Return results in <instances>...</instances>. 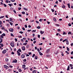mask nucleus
Wrapping results in <instances>:
<instances>
[{"label":"nucleus","mask_w":73,"mask_h":73,"mask_svg":"<svg viewBox=\"0 0 73 73\" xmlns=\"http://www.w3.org/2000/svg\"><path fill=\"white\" fill-rule=\"evenodd\" d=\"M4 68L6 69H9V67L7 66L6 65H4Z\"/></svg>","instance_id":"nucleus-1"},{"label":"nucleus","mask_w":73,"mask_h":73,"mask_svg":"<svg viewBox=\"0 0 73 73\" xmlns=\"http://www.w3.org/2000/svg\"><path fill=\"white\" fill-rule=\"evenodd\" d=\"M4 45L3 44L0 43V48L1 49V47H3Z\"/></svg>","instance_id":"nucleus-2"},{"label":"nucleus","mask_w":73,"mask_h":73,"mask_svg":"<svg viewBox=\"0 0 73 73\" xmlns=\"http://www.w3.org/2000/svg\"><path fill=\"white\" fill-rule=\"evenodd\" d=\"M10 45H11V46L12 47H14V44H13V43L11 42L10 43Z\"/></svg>","instance_id":"nucleus-3"},{"label":"nucleus","mask_w":73,"mask_h":73,"mask_svg":"<svg viewBox=\"0 0 73 73\" xmlns=\"http://www.w3.org/2000/svg\"><path fill=\"white\" fill-rule=\"evenodd\" d=\"M17 60L16 59H15L13 61V62H14V63H17Z\"/></svg>","instance_id":"nucleus-4"},{"label":"nucleus","mask_w":73,"mask_h":73,"mask_svg":"<svg viewBox=\"0 0 73 73\" xmlns=\"http://www.w3.org/2000/svg\"><path fill=\"white\" fill-rule=\"evenodd\" d=\"M9 31L10 32H13V29L12 28L10 29L9 30Z\"/></svg>","instance_id":"nucleus-5"},{"label":"nucleus","mask_w":73,"mask_h":73,"mask_svg":"<svg viewBox=\"0 0 73 73\" xmlns=\"http://www.w3.org/2000/svg\"><path fill=\"white\" fill-rule=\"evenodd\" d=\"M6 52H7V51L6 50H4L3 52H2L4 54H5V53H6Z\"/></svg>","instance_id":"nucleus-6"},{"label":"nucleus","mask_w":73,"mask_h":73,"mask_svg":"<svg viewBox=\"0 0 73 73\" xmlns=\"http://www.w3.org/2000/svg\"><path fill=\"white\" fill-rule=\"evenodd\" d=\"M22 49L23 50H25V47H22Z\"/></svg>","instance_id":"nucleus-7"},{"label":"nucleus","mask_w":73,"mask_h":73,"mask_svg":"<svg viewBox=\"0 0 73 73\" xmlns=\"http://www.w3.org/2000/svg\"><path fill=\"white\" fill-rule=\"evenodd\" d=\"M21 58H24L25 57V56L24 54H22L21 56Z\"/></svg>","instance_id":"nucleus-8"},{"label":"nucleus","mask_w":73,"mask_h":73,"mask_svg":"<svg viewBox=\"0 0 73 73\" xmlns=\"http://www.w3.org/2000/svg\"><path fill=\"white\" fill-rule=\"evenodd\" d=\"M29 69V68L27 67H26L24 68V70H28V69Z\"/></svg>","instance_id":"nucleus-9"},{"label":"nucleus","mask_w":73,"mask_h":73,"mask_svg":"<svg viewBox=\"0 0 73 73\" xmlns=\"http://www.w3.org/2000/svg\"><path fill=\"white\" fill-rule=\"evenodd\" d=\"M70 69V67L69 66H68L67 68V70H69Z\"/></svg>","instance_id":"nucleus-10"},{"label":"nucleus","mask_w":73,"mask_h":73,"mask_svg":"<svg viewBox=\"0 0 73 73\" xmlns=\"http://www.w3.org/2000/svg\"><path fill=\"white\" fill-rule=\"evenodd\" d=\"M25 66H26L25 65H22V68L23 69L25 68Z\"/></svg>","instance_id":"nucleus-11"},{"label":"nucleus","mask_w":73,"mask_h":73,"mask_svg":"<svg viewBox=\"0 0 73 73\" xmlns=\"http://www.w3.org/2000/svg\"><path fill=\"white\" fill-rule=\"evenodd\" d=\"M66 44H67V45H69V42L68 41V40H66Z\"/></svg>","instance_id":"nucleus-12"},{"label":"nucleus","mask_w":73,"mask_h":73,"mask_svg":"<svg viewBox=\"0 0 73 73\" xmlns=\"http://www.w3.org/2000/svg\"><path fill=\"white\" fill-rule=\"evenodd\" d=\"M50 52V49H48L47 50V51L46 52V53H49Z\"/></svg>","instance_id":"nucleus-13"},{"label":"nucleus","mask_w":73,"mask_h":73,"mask_svg":"<svg viewBox=\"0 0 73 73\" xmlns=\"http://www.w3.org/2000/svg\"><path fill=\"white\" fill-rule=\"evenodd\" d=\"M5 61L6 62H8V61H9V60L7 58H6Z\"/></svg>","instance_id":"nucleus-14"},{"label":"nucleus","mask_w":73,"mask_h":73,"mask_svg":"<svg viewBox=\"0 0 73 73\" xmlns=\"http://www.w3.org/2000/svg\"><path fill=\"white\" fill-rule=\"evenodd\" d=\"M40 33L41 34V35H42V34H43V33H44V32L43 31H40Z\"/></svg>","instance_id":"nucleus-15"},{"label":"nucleus","mask_w":73,"mask_h":73,"mask_svg":"<svg viewBox=\"0 0 73 73\" xmlns=\"http://www.w3.org/2000/svg\"><path fill=\"white\" fill-rule=\"evenodd\" d=\"M4 16H1L0 17V19H3V18H4Z\"/></svg>","instance_id":"nucleus-16"},{"label":"nucleus","mask_w":73,"mask_h":73,"mask_svg":"<svg viewBox=\"0 0 73 73\" xmlns=\"http://www.w3.org/2000/svg\"><path fill=\"white\" fill-rule=\"evenodd\" d=\"M18 70L19 72H22V70H21L20 69H19Z\"/></svg>","instance_id":"nucleus-17"},{"label":"nucleus","mask_w":73,"mask_h":73,"mask_svg":"<svg viewBox=\"0 0 73 73\" xmlns=\"http://www.w3.org/2000/svg\"><path fill=\"white\" fill-rule=\"evenodd\" d=\"M27 48H29V45H27Z\"/></svg>","instance_id":"nucleus-18"},{"label":"nucleus","mask_w":73,"mask_h":73,"mask_svg":"<svg viewBox=\"0 0 73 73\" xmlns=\"http://www.w3.org/2000/svg\"><path fill=\"white\" fill-rule=\"evenodd\" d=\"M35 60H37V58H38V57L37 56H35Z\"/></svg>","instance_id":"nucleus-19"},{"label":"nucleus","mask_w":73,"mask_h":73,"mask_svg":"<svg viewBox=\"0 0 73 73\" xmlns=\"http://www.w3.org/2000/svg\"><path fill=\"white\" fill-rule=\"evenodd\" d=\"M23 9H24L25 11H28V9L27 8H23Z\"/></svg>","instance_id":"nucleus-20"},{"label":"nucleus","mask_w":73,"mask_h":73,"mask_svg":"<svg viewBox=\"0 0 73 73\" xmlns=\"http://www.w3.org/2000/svg\"><path fill=\"white\" fill-rule=\"evenodd\" d=\"M27 43H24L23 44L24 45H27Z\"/></svg>","instance_id":"nucleus-21"},{"label":"nucleus","mask_w":73,"mask_h":73,"mask_svg":"<svg viewBox=\"0 0 73 73\" xmlns=\"http://www.w3.org/2000/svg\"><path fill=\"white\" fill-rule=\"evenodd\" d=\"M67 5H68V8H70V4L68 3V4H67Z\"/></svg>","instance_id":"nucleus-22"},{"label":"nucleus","mask_w":73,"mask_h":73,"mask_svg":"<svg viewBox=\"0 0 73 73\" xmlns=\"http://www.w3.org/2000/svg\"><path fill=\"white\" fill-rule=\"evenodd\" d=\"M36 70H34L33 71V73H36Z\"/></svg>","instance_id":"nucleus-23"},{"label":"nucleus","mask_w":73,"mask_h":73,"mask_svg":"<svg viewBox=\"0 0 73 73\" xmlns=\"http://www.w3.org/2000/svg\"><path fill=\"white\" fill-rule=\"evenodd\" d=\"M9 67L10 68H13V66L10 65L9 66Z\"/></svg>","instance_id":"nucleus-24"},{"label":"nucleus","mask_w":73,"mask_h":73,"mask_svg":"<svg viewBox=\"0 0 73 73\" xmlns=\"http://www.w3.org/2000/svg\"><path fill=\"white\" fill-rule=\"evenodd\" d=\"M9 23L10 24V25H13V23H12L11 22H9Z\"/></svg>","instance_id":"nucleus-25"},{"label":"nucleus","mask_w":73,"mask_h":73,"mask_svg":"<svg viewBox=\"0 0 73 73\" xmlns=\"http://www.w3.org/2000/svg\"><path fill=\"white\" fill-rule=\"evenodd\" d=\"M66 53H67V54H69V52H68V51H65Z\"/></svg>","instance_id":"nucleus-26"},{"label":"nucleus","mask_w":73,"mask_h":73,"mask_svg":"<svg viewBox=\"0 0 73 73\" xmlns=\"http://www.w3.org/2000/svg\"><path fill=\"white\" fill-rule=\"evenodd\" d=\"M3 5L5 7H7V5L5 4H3Z\"/></svg>","instance_id":"nucleus-27"},{"label":"nucleus","mask_w":73,"mask_h":73,"mask_svg":"<svg viewBox=\"0 0 73 73\" xmlns=\"http://www.w3.org/2000/svg\"><path fill=\"white\" fill-rule=\"evenodd\" d=\"M42 20H43V19H40L39 21H42Z\"/></svg>","instance_id":"nucleus-28"},{"label":"nucleus","mask_w":73,"mask_h":73,"mask_svg":"<svg viewBox=\"0 0 73 73\" xmlns=\"http://www.w3.org/2000/svg\"><path fill=\"white\" fill-rule=\"evenodd\" d=\"M67 50L68 51H69V48H68V47H67Z\"/></svg>","instance_id":"nucleus-29"},{"label":"nucleus","mask_w":73,"mask_h":73,"mask_svg":"<svg viewBox=\"0 0 73 73\" xmlns=\"http://www.w3.org/2000/svg\"><path fill=\"white\" fill-rule=\"evenodd\" d=\"M62 7V8H65V6L64 5H63Z\"/></svg>","instance_id":"nucleus-30"},{"label":"nucleus","mask_w":73,"mask_h":73,"mask_svg":"<svg viewBox=\"0 0 73 73\" xmlns=\"http://www.w3.org/2000/svg\"><path fill=\"white\" fill-rule=\"evenodd\" d=\"M22 14H23V15H24L25 14V12L23 11V12H22Z\"/></svg>","instance_id":"nucleus-31"},{"label":"nucleus","mask_w":73,"mask_h":73,"mask_svg":"<svg viewBox=\"0 0 73 73\" xmlns=\"http://www.w3.org/2000/svg\"><path fill=\"white\" fill-rule=\"evenodd\" d=\"M1 41L0 42V43H1V42H3V39H1Z\"/></svg>","instance_id":"nucleus-32"},{"label":"nucleus","mask_w":73,"mask_h":73,"mask_svg":"<svg viewBox=\"0 0 73 73\" xmlns=\"http://www.w3.org/2000/svg\"><path fill=\"white\" fill-rule=\"evenodd\" d=\"M39 54L40 55H42V53L41 52H39Z\"/></svg>","instance_id":"nucleus-33"},{"label":"nucleus","mask_w":73,"mask_h":73,"mask_svg":"<svg viewBox=\"0 0 73 73\" xmlns=\"http://www.w3.org/2000/svg\"><path fill=\"white\" fill-rule=\"evenodd\" d=\"M40 27L39 26H38L36 27V28H37L38 29H40Z\"/></svg>","instance_id":"nucleus-34"},{"label":"nucleus","mask_w":73,"mask_h":73,"mask_svg":"<svg viewBox=\"0 0 73 73\" xmlns=\"http://www.w3.org/2000/svg\"><path fill=\"white\" fill-rule=\"evenodd\" d=\"M35 56V54H34L32 56V57H33H33H34Z\"/></svg>","instance_id":"nucleus-35"},{"label":"nucleus","mask_w":73,"mask_h":73,"mask_svg":"<svg viewBox=\"0 0 73 73\" xmlns=\"http://www.w3.org/2000/svg\"><path fill=\"white\" fill-rule=\"evenodd\" d=\"M69 65L70 67H72V66H73V65L72 64H70Z\"/></svg>","instance_id":"nucleus-36"},{"label":"nucleus","mask_w":73,"mask_h":73,"mask_svg":"<svg viewBox=\"0 0 73 73\" xmlns=\"http://www.w3.org/2000/svg\"><path fill=\"white\" fill-rule=\"evenodd\" d=\"M36 30H33L32 31V32H36Z\"/></svg>","instance_id":"nucleus-37"},{"label":"nucleus","mask_w":73,"mask_h":73,"mask_svg":"<svg viewBox=\"0 0 73 73\" xmlns=\"http://www.w3.org/2000/svg\"><path fill=\"white\" fill-rule=\"evenodd\" d=\"M10 6V7H11V6L12 5L11 4H8Z\"/></svg>","instance_id":"nucleus-38"},{"label":"nucleus","mask_w":73,"mask_h":73,"mask_svg":"<svg viewBox=\"0 0 73 73\" xmlns=\"http://www.w3.org/2000/svg\"><path fill=\"white\" fill-rule=\"evenodd\" d=\"M11 36H13V37H14V35H13V33H11Z\"/></svg>","instance_id":"nucleus-39"},{"label":"nucleus","mask_w":73,"mask_h":73,"mask_svg":"<svg viewBox=\"0 0 73 73\" xmlns=\"http://www.w3.org/2000/svg\"><path fill=\"white\" fill-rule=\"evenodd\" d=\"M52 11V12H54V10H53V9H51Z\"/></svg>","instance_id":"nucleus-40"},{"label":"nucleus","mask_w":73,"mask_h":73,"mask_svg":"<svg viewBox=\"0 0 73 73\" xmlns=\"http://www.w3.org/2000/svg\"><path fill=\"white\" fill-rule=\"evenodd\" d=\"M9 72H11L12 71V69H9Z\"/></svg>","instance_id":"nucleus-41"},{"label":"nucleus","mask_w":73,"mask_h":73,"mask_svg":"<svg viewBox=\"0 0 73 73\" xmlns=\"http://www.w3.org/2000/svg\"><path fill=\"white\" fill-rule=\"evenodd\" d=\"M71 25H71V24L69 23L68 24V26H69V27H71Z\"/></svg>","instance_id":"nucleus-42"},{"label":"nucleus","mask_w":73,"mask_h":73,"mask_svg":"<svg viewBox=\"0 0 73 73\" xmlns=\"http://www.w3.org/2000/svg\"><path fill=\"white\" fill-rule=\"evenodd\" d=\"M64 53H63V52H62L61 53V55L62 56H64V54H63Z\"/></svg>","instance_id":"nucleus-43"},{"label":"nucleus","mask_w":73,"mask_h":73,"mask_svg":"<svg viewBox=\"0 0 73 73\" xmlns=\"http://www.w3.org/2000/svg\"><path fill=\"white\" fill-rule=\"evenodd\" d=\"M18 50V51H19V52H21V49H19Z\"/></svg>","instance_id":"nucleus-44"},{"label":"nucleus","mask_w":73,"mask_h":73,"mask_svg":"<svg viewBox=\"0 0 73 73\" xmlns=\"http://www.w3.org/2000/svg\"><path fill=\"white\" fill-rule=\"evenodd\" d=\"M63 35H66V33H65V32L64 31Z\"/></svg>","instance_id":"nucleus-45"},{"label":"nucleus","mask_w":73,"mask_h":73,"mask_svg":"<svg viewBox=\"0 0 73 73\" xmlns=\"http://www.w3.org/2000/svg\"><path fill=\"white\" fill-rule=\"evenodd\" d=\"M22 29L23 30V31H25V28H24V27L22 28Z\"/></svg>","instance_id":"nucleus-46"},{"label":"nucleus","mask_w":73,"mask_h":73,"mask_svg":"<svg viewBox=\"0 0 73 73\" xmlns=\"http://www.w3.org/2000/svg\"><path fill=\"white\" fill-rule=\"evenodd\" d=\"M13 11L14 13H16V11H15V10H13Z\"/></svg>","instance_id":"nucleus-47"},{"label":"nucleus","mask_w":73,"mask_h":73,"mask_svg":"<svg viewBox=\"0 0 73 73\" xmlns=\"http://www.w3.org/2000/svg\"><path fill=\"white\" fill-rule=\"evenodd\" d=\"M21 7H19V8H18V9H19V11H20V10H21Z\"/></svg>","instance_id":"nucleus-48"},{"label":"nucleus","mask_w":73,"mask_h":73,"mask_svg":"<svg viewBox=\"0 0 73 73\" xmlns=\"http://www.w3.org/2000/svg\"><path fill=\"white\" fill-rule=\"evenodd\" d=\"M23 61H25V62L27 61V60L26 59H25L24 60H23Z\"/></svg>","instance_id":"nucleus-49"},{"label":"nucleus","mask_w":73,"mask_h":73,"mask_svg":"<svg viewBox=\"0 0 73 73\" xmlns=\"http://www.w3.org/2000/svg\"><path fill=\"white\" fill-rule=\"evenodd\" d=\"M6 2L7 3H9V1H8V0H6Z\"/></svg>","instance_id":"nucleus-50"},{"label":"nucleus","mask_w":73,"mask_h":73,"mask_svg":"<svg viewBox=\"0 0 73 73\" xmlns=\"http://www.w3.org/2000/svg\"><path fill=\"white\" fill-rule=\"evenodd\" d=\"M12 19L11 18H10V21H11V22H12Z\"/></svg>","instance_id":"nucleus-51"},{"label":"nucleus","mask_w":73,"mask_h":73,"mask_svg":"<svg viewBox=\"0 0 73 73\" xmlns=\"http://www.w3.org/2000/svg\"><path fill=\"white\" fill-rule=\"evenodd\" d=\"M1 38H4V37L3 36V35H1Z\"/></svg>","instance_id":"nucleus-52"},{"label":"nucleus","mask_w":73,"mask_h":73,"mask_svg":"<svg viewBox=\"0 0 73 73\" xmlns=\"http://www.w3.org/2000/svg\"><path fill=\"white\" fill-rule=\"evenodd\" d=\"M21 41H22V42H24V40H23V39H21Z\"/></svg>","instance_id":"nucleus-53"},{"label":"nucleus","mask_w":73,"mask_h":73,"mask_svg":"<svg viewBox=\"0 0 73 73\" xmlns=\"http://www.w3.org/2000/svg\"><path fill=\"white\" fill-rule=\"evenodd\" d=\"M19 33H21V34H22V33H23V32H22V31H20L19 32Z\"/></svg>","instance_id":"nucleus-54"},{"label":"nucleus","mask_w":73,"mask_h":73,"mask_svg":"<svg viewBox=\"0 0 73 73\" xmlns=\"http://www.w3.org/2000/svg\"><path fill=\"white\" fill-rule=\"evenodd\" d=\"M3 36H5V33H3L2 35Z\"/></svg>","instance_id":"nucleus-55"},{"label":"nucleus","mask_w":73,"mask_h":73,"mask_svg":"<svg viewBox=\"0 0 73 73\" xmlns=\"http://www.w3.org/2000/svg\"><path fill=\"white\" fill-rule=\"evenodd\" d=\"M11 1H12V2H14L15 0H11Z\"/></svg>","instance_id":"nucleus-56"},{"label":"nucleus","mask_w":73,"mask_h":73,"mask_svg":"<svg viewBox=\"0 0 73 73\" xmlns=\"http://www.w3.org/2000/svg\"><path fill=\"white\" fill-rule=\"evenodd\" d=\"M40 35H38V38H40Z\"/></svg>","instance_id":"nucleus-57"},{"label":"nucleus","mask_w":73,"mask_h":73,"mask_svg":"<svg viewBox=\"0 0 73 73\" xmlns=\"http://www.w3.org/2000/svg\"><path fill=\"white\" fill-rule=\"evenodd\" d=\"M54 21H56V18H54Z\"/></svg>","instance_id":"nucleus-58"},{"label":"nucleus","mask_w":73,"mask_h":73,"mask_svg":"<svg viewBox=\"0 0 73 73\" xmlns=\"http://www.w3.org/2000/svg\"><path fill=\"white\" fill-rule=\"evenodd\" d=\"M37 50L38 52H40V51L39 50V48H37Z\"/></svg>","instance_id":"nucleus-59"},{"label":"nucleus","mask_w":73,"mask_h":73,"mask_svg":"<svg viewBox=\"0 0 73 73\" xmlns=\"http://www.w3.org/2000/svg\"><path fill=\"white\" fill-rule=\"evenodd\" d=\"M15 41H17V38H15Z\"/></svg>","instance_id":"nucleus-60"},{"label":"nucleus","mask_w":73,"mask_h":73,"mask_svg":"<svg viewBox=\"0 0 73 73\" xmlns=\"http://www.w3.org/2000/svg\"><path fill=\"white\" fill-rule=\"evenodd\" d=\"M25 28H27V27H28L27 26V25H25Z\"/></svg>","instance_id":"nucleus-61"},{"label":"nucleus","mask_w":73,"mask_h":73,"mask_svg":"<svg viewBox=\"0 0 73 73\" xmlns=\"http://www.w3.org/2000/svg\"><path fill=\"white\" fill-rule=\"evenodd\" d=\"M11 54H15V53H14V52H11Z\"/></svg>","instance_id":"nucleus-62"},{"label":"nucleus","mask_w":73,"mask_h":73,"mask_svg":"<svg viewBox=\"0 0 73 73\" xmlns=\"http://www.w3.org/2000/svg\"><path fill=\"white\" fill-rule=\"evenodd\" d=\"M28 27L29 28H31V26L30 25H29Z\"/></svg>","instance_id":"nucleus-63"},{"label":"nucleus","mask_w":73,"mask_h":73,"mask_svg":"<svg viewBox=\"0 0 73 73\" xmlns=\"http://www.w3.org/2000/svg\"><path fill=\"white\" fill-rule=\"evenodd\" d=\"M36 42V41H34L33 42V44H35Z\"/></svg>","instance_id":"nucleus-64"}]
</instances>
